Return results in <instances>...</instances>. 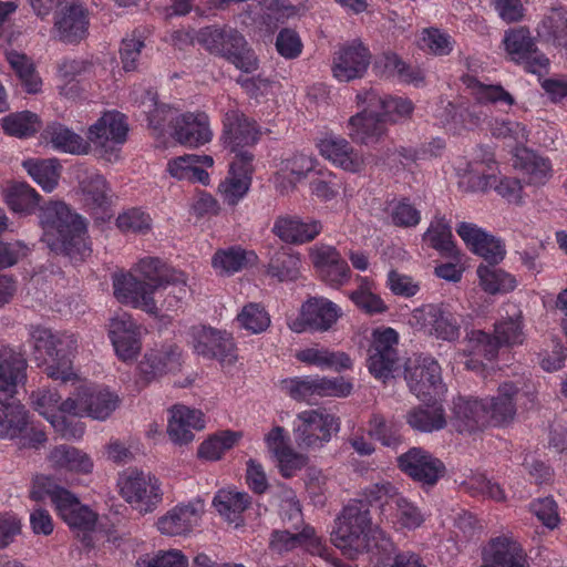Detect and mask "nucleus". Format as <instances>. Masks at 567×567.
Returning <instances> with one entry per match:
<instances>
[{
	"label": "nucleus",
	"mask_w": 567,
	"mask_h": 567,
	"mask_svg": "<svg viewBox=\"0 0 567 567\" xmlns=\"http://www.w3.org/2000/svg\"><path fill=\"white\" fill-rule=\"evenodd\" d=\"M42 240L54 252L82 260L91 252L86 223L62 202L48 204L41 213Z\"/></svg>",
	"instance_id": "f257e3e1"
},
{
	"label": "nucleus",
	"mask_w": 567,
	"mask_h": 567,
	"mask_svg": "<svg viewBox=\"0 0 567 567\" xmlns=\"http://www.w3.org/2000/svg\"><path fill=\"white\" fill-rule=\"evenodd\" d=\"M330 540L349 558L378 547L379 542L388 543L384 533L372 526L370 512L362 502L350 503L342 509L334 520Z\"/></svg>",
	"instance_id": "f03ea898"
},
{
	"label": "nucleus",
	"mask_w": 567,
	"mask_h": 567,
	"mask_svg": "<svg viewBox=\"0 0 567 567\" xmlns=\"http://www.w3.org/2000/svg\"><path fill=\"white\" fill-rule=\"evenodd\" d=\"M30 340L34 360L49 378L62 382L76 378L73 358L78 351V339L73 333L53 332L38 326L31 328Z\"/></svg>",
	"instance_id": "7ed1b4c3"
},
{
	"label": "nucleus",
	"mask_w": 567,
	"mask_h": 567,
	"mask_svg": "<svg viewBox=\"0 0 567 567\" xmlns=\"http://www.w3.org/2000/svg\"><path fill=\"white\" fill-rule=\"evenodd\" d=\"M135 271L143 280H137L132 274H115L113 276L114 296L124 305L155 315L157 307L153 295L156 289L164 286L169 272H164V264L155 257L141 259Z\"/></svg>",
	"instance_id": "20e7f679"
},
{
	"label": "nucleus",
	"mask_w": 567,
	"mask_h": 567,
	"mask_svg": "<svg viewBox=\"0 0 567 567\" xmlns=\"http://www.w3.org/2000/svg\"><path fill=\"white\" fill-rule=\"evenodd\" d=\"M455 173L461 188L468 192H485L494 189L499 196L509 203H519L523 186L517 178L499 176L494 154L487 152L480 159L467 162L457 161Z\"/></svg>",
	"instance_id": "39448f33"
},
{
	"label": "nucleus",
	"mask_w": 567,
	"mask_h": 567,
	"mask_svg": "<svg viewBox=\"0 0 567 567\" xmlns=\"http://www.w3.org/2000/svg\"><path fill=\"white\" fill-rule=\"evenodd\" d=\"M30 496L34 501L50 498L56 514L73 530L89 532L96 524L97 515L87 505L64 487L56 485L50 477L40 475L33 480Z\"/></svg>",
	"instance_id": "423d86ee"
},
{
	"label": "nucleus",
	"mask_w": 567,
	"mask_h": 567,
	"mask_svg": "<svg viewBox=\"0 0 567 567\" xmlns=\"http://www.w3.org/2000/svg\"><path fill=\"white\" fill-rule=\"evenodd\" d=\"M365 499L380 505L381 522L391 525L395 530H413L425 520L422 511L402 496L391 483L371 485L365 491Z\"/></svg>",
	"instance_id": "0eeeda50"
},
{
	"label": "nucleus",
	"mask_w": 567,
	"mask_h": 567,
	"mask_svg": "<svg viewBox=\"0 0 567 567\" xmlns=\"http://www.w3.org/2000/svg\"><path fill=\"white\" fill-rule=\"evenodd\" d=\"M117 489L121 497L136 512L147 514L163 501L162 483L151 472L127 468L120 473Z\"/></svg>",
	"instance_id": "6e6552de"
},
{
	"label": "nucleus",
	"mask_w": 567,
	"mask_h": 567,
	"mask_svg": "<svg viewBox=\"0 0 567 567\" xmlns=\"http://www.w3.org/2000/svg\"><path fill=\"white\" fill-rule=\"evenodd\" d=\"M339 430V419L324 409H311L298 413L292 425L295 441L302 450L321 449Z\"/></svg>",
	"instance_id": "1a4fd4ad"
},
{
	"label": "nucleus",
	"mask_w": 567,
	"mask_h": 567,
	"mask_svg": "<svg viewBox=\"0 0 567 567\" xmlns=\"http://www.w3.org/2000/svg\"><path fill=\"white\" fill-rule=\"evenodd\" d=\"M460 319L449 303H427L412 311L409 323L437 339L453 342L461 336Z\"/></svg>",
	"instance_id": "9d476101"
},
{
	"label": "nucleus",
	"mask_w": 567,
	"mask_h": 567,
	"mask_svg": "<svg viewBox=\"0 0 567 567\" xmlns=\"http://www.w3.org/2000/svg\"><path fill=\"white\" fill-rule=\"evenodd\" d=\"M120 404V398L110 389L93 383H83L65 400L64 409L72 416H90L106 420Z\"/></svg>",
	"instance_id": "9b49d317"
},
{
	"label": "nucleus",
	"mask_w": 567,
	"mask_h": 567,
	"mask_svg": "<svg viewBox=\"0 0 567 567\" xmlns=\"http://www.w3.org/2000/svg\"><path fill=\"white\" fill-rule=\"evenodd\" d=\"M20 440L22 447L39 449L45 441V433L29 426L28 411L13 399H0V439Z\"/></svg>",
	"instance_id": "f8f14e48"
},
{
	"label": "nucleus",
	"mask_w": 567,
	"mask_h": 567,
	"mask_svg": "<svg viewBox=\"0 0 567 567\" xmlns=\"http://www.w3.org/2000/svg\"><path fill=\"white\" fill-rule=\"evenodd\" d=\"M221 141L225 147L235 154V161L249 164L252 154L247 150L254 146L260 136L255 122L248 120L240 111L230 109L223 118Z\"/></svg>",
	"instance_id": "ddd939ff"
},
{
	"label": "nucleus",
	"mask_w": 567,
	"mask_h": 567,
	"mask_svg": "<svg viewBox=\"0 0 567 567\" xmlns=\"http://www.w3.org/2000/svg\"><path fill=\"white\" fill-rule=\"evenodd\" d=\"M128 125L125 116L117 111L104 112L101 117L89 127L87 140L107 161L117 158L118 146L127 137Z\"/></svg>",
	"instance_id": "4468645a"
},
{
	"label": "nucleus",
	"mask_w": 567,
	"mask_h": 567,
	"mask_svg": "<svg viewBox=\"0 0 567 567\" xmlns=\"http://www.w3.org/2000/svg\"><path fill=\"white\" fill-rule=\"evenodd\" d=\"M316 146L324 159L352 174L363 172L371 159L370 154L354 148L348 140L331 132L319 137Z\"/></svg>",
	"instance_id": "2eb2a0df"
},
{
	"label": "nucleus",
	"mask_w": 567,
	"mask_h": 567,
	"mask_svg": "<svg viewBox=\"0 0 567 567\" xmlns=\"http://www.w3.org/2000/svg\"><path fill=\"white\" fill-rule=\"evenodd\" d=\"M165 120L175 121L172 137L186 147L198 148L213 140L209 117L204 112L179 113L177 110L159 109Z\"/></svg>",
	"instance_id": "dca6fc26"
},
{
	"label": "nucleus",
	"mask_w": 567,
	"mask_h": 567,
	"mask_svg": "<svg viewBox=\"0 0 567 567\" xmlns=\"http://www.w3.org/2000/svg\"><path fill=\"white\" fill-rule=\"evenodd\" d=\"M342 316L341 308L323 297L308 299L300 309L299 316L288 320V327L296 333L307 330L328 331Z\"/></svg>",
	"instance_id": "f3484780"
},
{
	"label": "nucleus",
	"mask_w": 567,
	"mask_h": 567,
	"mask_svg": "<svg viewBox=\"0 0 567 567\" xmlns=\"http://www.w3.org/2000/svg\"><path fill=\"white\" fill-rule=\"evenodd\" d=\"M503 43L508 58L527 72L543 75L548 71L549 59L537 50L527 29L518 28L507 31Z\"/></svg>",
	"instance_id": "a211bd4d"
},
{
	"label": "nucleus",
	"mask_w": 567,
	"mask_h": 567,
	"mask_svg": "<svg viewBox=\"0 0 567 567\" xmlns=\"http://www.w3.org/2000/svg\"><path fill=\"white\" fill-rule=\"evenodd\" d=\"M399 333L390 327L375 328L371 333L368 369L378 380L385 382L392 377L398 360Z\"/></svg>",
	"instance_id": "6ab92c4d"
},
{
	"label": "nucleus",
	"mask_w": 567,
	"mask_h": 567,
	"mask_svg": "<svg viewBox=\"0 0 567 567\" xmlns=\"http://www.w3.org/2000/svg\"><path fill=\"white\" fill-rule=\"evenodd\" d=\"M31 404L53 429L65 439H78L84 433L81 423L69 424L66 416L72 415L64 409L65 400L61 402V396L55 390L41 389L31 394Z\"/></svg>",
	"instance_id": "aec40b11"
},
{
	"label": "nucleus",
	"mask_w": 567,
	"mask_h": 567,
	"mask_svg": "<svg viewBox=\"0 0 567 567\" xmlns=\"http://www.w3.org/2000/svg\"><path fill=\"white\" fill-rule=\"evenodd\" d=\"M206 426L202 410L185 404H174L167 410L166 433L175 445H187L195 439V432Z\"/></svg>",
	"instance_id": "412c9836"
},
{
	"label": "nucleus",
	"mask_w": 567,
	"mask_h": 567,
	"mask_svg": "<svg viewBox=\"0 0 567 567\" xmlns=\"http://www.w3.org/2000/svg\"><path fill=\"white\" fill-rule=\"evenodd\" d=\"M405 379L410 390L420 400H431L445 392L440 364L432 358H422L406 368Z\"/></svg>",
	"instance_id": "4be33fe9"
},
{
	"label": "nucleus",
	"mask_w": 567,
	"mask_h": 567,
	"mask_svg": "<svg viewBox=\"0 0 567 567\" xmlns=\"http://www.w3.org/2000/svg\"><path fill=\"white\" fill-rule=\"evenodd\" d=\"M109 337L120 360L128 362L136 359L142 348L141 329L131 315L114 316L109 324Z\"/></svg>",
	"instance_id": "5701e85b"
},
{
	"label": "nucleus",
	"mask_w": 567,
	"mask_h": 567,
	"mask_svg": "<svg viewBox=\"0 0 567 567\" xmlns=\"http://www.w3.org/2000/svg\"><path fill=\"white\" fill-rule=\"evenodd\" d=\"M204 512L205 505L199 498L179 503L157 519V529L167 536L187 535L198 526Z\"/></svg>",
	"instance_id": "b1692460"
},
{
	"label": "nucleus",
	"mask_w": 567,
	"mask_h": 567,
	"mask_svg": "<svg viewBox=\"0 0 567 567\" xmlns=\"http://www.w3.org/2000/svg\"><path fill=\"white\" fill-rule=\"evenodd\" d=\"M360 111L352 115L347 122L349 137L362 145H373L379 143L386 135V127L375 107H369L367 104L355 97Z\"/></svg>",
	"instance_id": "393cba45"
},
{
	"label": "nucleus",
	"mask_w": 567,
	"mask_h": 567,
	"mask_svg": "<svg viewBox=\"0 0 567 567\" xmlns=\"http://www.w3.org/2000/svg\"><path fill=\"white\" fill-rule=\"evenodd\" d=\"M399 468L414 481L433 485L444 473V464L422 447H411L398 457Z\"/></svg>",
	"instance_id": "a878e982"
},
{
	"label": "nucleus",
	"mask_w": 567,
	"mask_h": 567,
	"mask_svg": "<svg viewBox=\"0 0 567 567\" xmlns=\"http://www.w3.org/2000/svg\"><path fill=\"white\" fill-rule=\"evenodd\" d=\"M370 58L369 50L359 40H354L336 52L332 74L340 82L362 78L369 68Z\"/></svg>",
	"instance_id": "bb28decb"
},
{
	"label": "nucleus",
	"mask_w": 567,
	"mask_h": 567,
	"mask_svg": "<svg viewBox=\"0 0 567 567\" xmlns=\"http://www.w3.org/2000/svg\"><path fill=\"white\" fill-rule=\"evenodd\" d=\"M309 258L320 278L327 284L337 287L349 280L350 268L333 246L315 245L309 249Z\"/></svg>",
	"instance_id": "cd10ccee"
},
{
	"label": "nucleus",
	"mask_w": 567,
	"mask_h": 567,
	"mask_svg": "<svg viewBox=\"0 0 567 567\" xmlns=\"http://www.w3.org/2000/svg\"><path fill=\"white\" fill-rule=\"evenodd\" d=\"M87 14L79 0H64L54 14V31L69 43L82 40L87 33Z\"/></svg>",
	"instance_id": "c85d7f7f"
},
{
	"label": "nucleus",
	"mask_w": 567,
	"mask_h": 567,
	"mask_svg": "<svg viewBox=\"0 0 567 567\" xmlns=\"http://www.w3.org/2000/svg\"><path fill=\"white\" fill-rule=\"evenodd\" d=\"M181 367V352L175 346H165L146 352L137 365V382L146 385Z\"/></svg>",
	"instance_id": "c756f323"
},
{
	"label": "nucleus",
	"mask_w": 567,
	"mask_h": 567,
	"mask_svg": "<svg viewBox=\"0 0 567 567\" xmlns=\"http://www.w3.org/2000/svg\"><path fill=\"white\" fill-rule=\"evenodd\" d=\"M193 348L196 353L205 358H215L221 363H233L236 359L235 344L230 334L213 328H194Z\"/></svg>",
	"instance_id": "7c9ffc66"
},
{
	"label": "nucleus",
	"mask_w": 567,
	"mask_h": 567,
	"mask_svg": "<svg viewBox=\"0 0 567 567\" xmlns=\"http://www.w3.org/2000/svg\"><path fill=\"white\" fill-rule=\"evenodd\" d=\"M215 164L213 156L206 154H184L168 159L166 173L179 182L197 183L203 186L210 185V175L207 172Z\"/></svg>",
	"instance_id": "2f4dec72"
},
{
	"label": "nucleus",
	"mask_w": 567,
	"mask_h": 567,
	"mask_svg": "<svg viewBox=\"0 0 567 567\" xmlns=\"http://www.w3.org/2000/svg\"><path fill=\"white\" fill-rule=\"evenodd\" d=\"M271 230L286 244L302 245L312 241L320 235L322 224L315 218L286 214L275 219Z\"/></svg>",
	"instance_id": "473e14b6"
},
{
	"label": "nucleus",
	"mask_w": 567,
	"mask_h": 567,
	"mask_svg": "<svg viewBox=\"0 0 567 567\" xmlns=\"http://www.w3.org/2000/svg\"><path fill=\"white\" fill-rule=\"evenodd\" d=\"M270 547L278 553H287L302 548L311 555L327 558L328 548L323 539L317 535L310 525L302 527L300 532L276 530L271 535Z\"/></svg>",
	"instance_id": "72a5a7b5"
},
{
	"label": "nucleus",
	"mask_w": 567,
	"mask_h": 567,
	"mask_svg": "<svg viewBox=\"0 0 567 567\" xmlns=\"http://www.w3.org/2000/svg\"><path fill=\"white\" fill-rule=\"evenodd\" d=\"M498 353L496 341L482 330H472L466 334L463 350L458 353L467 370L482 372Z\"/></svg>",
	"instance_id": "f704fd0d"
},
{
	"label": "nucleus",
	"mask_w": 567,
	"mask_h": 567,
	"mask_svg": "<svg viewBox=\"0 0 567 567\" xmlns=\"http://www.w3.org/2000/svg\"><path fill=\"white\" fill-rule=\"evenodd\" d=\"M512 165L530 185H544L553 175L550 161L525 146L513 150Z\"/></svg>",
	"instance_id": "c9c22d12"
},
{
	"label": "nucleus",
	"mask_w": 567,
	"mask_h": 567,
	"mask_svg": "<svg viewBox=\"0 0 567 567\" xmlns=\"http://www.w3.org/2000/svg\"><path fill=\"white\" fill-rule=\"evenodd\" d=\"M517 394L518 388L513 382H504L493 395L483 399L488 425L504 426L515 419Z\"/></svg>",
	"instance_id": "e433bc0d"
},
{
	"label": "nucleus",
	"mask_w": 567,
	"mask_h": 567,
	"mask_svg": "<svg viewBox=\"0 0 567 567\" xmlns=\"http://www.w3.org/2000/svg\"><path fill=\"white\" fill-rule=\"evenodd\" d=\"M80 190L82 202L86 209L99 220H106L111 217L109 208L111 206L110 188L105 178L90 172L80 181Z\"/></svg>",
	"instance_id": "4c0bfd02"
},
{
	"label": "nucleus",
	"mask_w": 567,
	"mask_h": 567,
	"mask_svg": "<svg viewBox=\"0 0 567 567\" xmlns=\"http://www.w3.org/2000/svg\"><path fill=\"white\" fill-rule=\"evenodd\" d=\"M317 159L307 154L298 153L282 159L274 176V184L281 194L291 192L297 183L305 179L310 172L316 173Z\"/></svg>",
	"instance_id": "58836bf2"
},
{
	"label": "nucleus",
	"mask_w": 567,
	"mask_h": 567,
	"mask_svg": "<svg viewBox=\"0 0 567 567\" xmlns=\"http://www.w3.org/2000/svg\"><path fill=\"white\" fill-rule=\"evenodd\" d=\"M485 567H527L526 555L511 536L493 538L483 553Z\"/></svg>",
	"instance_id": "ea45409f"
},
{
	"label": "nucleus",
	"mask_w": 567,
	"mask_h": 567,
	"mask_svg": "<svg viewBox=\"0 0 567 567\" xmlns=\"http://www.w3.org/2000/svg\"><path fill=\"white\" fill-rule=\"evenodd\" d=\"M360 101L369 107H375L383 120L396 123L408 118L414 110L411 100L403 96H383L377 90L370 89L358 93Z\"/></svg>",
	"instance_id": "a19ab883"
},
{
	"label": "nucleus",
	"mask_w": 567,
	"mask_h": 567,
	"mask_svg": "<svg viewBox=\"0 0 567 567\" xmlns=\"http://www.w3.org/2000/svg\"><path fill=\"white\" fill-rule=\"evenodd\" d=\"M452 425L458 432H474L488 425L483 399L458 398L453 403Z\"/></svg>",
	"instance_id": "79ce46f5"
},
{
	"label": "nucleus",
	"mask_w": 567,
	"mask_h": 567,
	"mask_svg": "<svg viewBox=\"0 0 567 567\" xmlns=\"http://www.w3.org/2000/svg\"><path fill=\"white\" fill-rule=\"evenodd\" d=\"M48 461L53 470L65 474L86 475L94 467L93 460L87 453L69 445L54 447L50 452Z\"/></svg>",
	"instance_id": "37998d69"
},
{
	"label": "nucleus",
	"mask_w": 567,
	"mask_h": 567,
	"mask_svg": "<svg viewBox=\"0 0 567 567\" xmlns=\"http://www.w3.org/2000/svg\"><path fill=\"white\" fill-rule=\"evenodd\" d=\"M251 163L234 161L224 181L218 185V193L227 205H237L248 193L251 184Z\"/></svg>",
	"instance_id": "c03bdc74"
},
{
	"label": "nucleus",
	"mask_w": 567,
	"mask_h": 567,
	"mask_svg": "<svg viewBox=\"0 0 567 567\" xmlns=\"http://www.w3.org/2000/svg\"><path fill=\"white\" fill-rule=\"evenodd\" d=\"M251 504L250 496L236 488L219 489L213 499V505L218 514L234 527H239L244 524V513Z\"/></svg>",
	"instance_id": "a18cd8bd"
},
{
	"label": "nucleus",
	"mask_w": 567,
	"mask_h": 567,
	"mask_svg": "<svg viewBox=\"0 0 567 567\" xmlns=\"http://www.w3.org/2000/svg\"><path fill=\"white\" fill-rule=\"evenodd\" d=\"M27 360L11 348L0 349V392L13 395L27 379Z\"/></svg>",
	"instance_id": "49530a36"
},
{
	"label": "nucleus",
	"mask_w": 567,
	"mask_h": 567,
	"mask_svg": "<svg viewBox=\"0 0 567 567\" xmlns=\"http://www.w3.org/2000/svg\"><path fill=\"white\" fill-rule=\"evenodd\" d=\"M526 338L523 313L516 306H509L506 317H502L494 326L493 339L501 346H520Z\"/></svg>",
	"instance_id": "de8ad7c7"
},
{
	"label": "nucleus",
	"mask_w": 567,
	"mask_h": 567,
	"mask_svg": "<svg viewBox=\"0 0 567 567\" xmlns=\"http://www.w3.org/2000/svg\"><path fill=\"white\" fill-rule=\"evenodd\" d=\"M537 34L542 40L566 50L567 54V8H551L538 24Z\"/></svg>",
	"instance_id": "09e8293b"
},
{
	"label": "nucleus",
	"mask_w": 567,
	"mask_h": 567,
	"mask_svg": "<svg viewBox=\"0 0 567 567\" xmlns=\"http://www.w3.org/2000/svg\"><path fill=\"white\" fill-rule=\"evenodd\" d=\"M377 71L386 78L396 79L400 82L420 85L424 81V73L420 69L408 65L396 53L388 52L375 61Z\"/></svg>",
	"instance_id": "8fccbe9b"
},
{
	"label": "nucleus",
	"mask_w": 567,
	"mask_h": 567,
	"mask_svg": "<svg viewBox=\"0 0 567 567\" xmlns=\"http://www.w3.org/2000/svg\"><path fill=\"white\" fill-rule=\"evenodd\" d=\"M296 359L308 365H315L320 369H333L341 371L350 369L352 361L343 352H333L324 347H308L300 349L295 354Z\"/></svg>",
	"instance_id": "3c124183"
},
{
	"label": "nucleus",
	"mask_w": 567,
	"mask_h": 567,
	"mask_svg": "<svg viewBox=\"0 0 567 567\" xmlns=\"http://www.w3.org/2000/svg\"><path fill=\"white\" fill-rule=\"evenodd\" d=\"M197 39L210 53L223 58L229 54L233 47L243 44V35L233 29L208 27L198 32Z\"/></svg>",
	"instance_id": "603ef678"
},
{
	"label": "nucleus",
	"mask_w": 567,
	"mask_h": 567,
	"mask_svg": "<svg viewBox=\"0 0 567 567\" xmlns=\"http://www.w3.org/2000/svg\"><path fill=\"white\" fill-rule=\"evenodd\" d=\"M90 69L91 64L85 60H63L58 66L56 74L59 94L66 99H75L80 92L78 78L86 74Z\"/></svg>",
	"instance_id": "864d4df0"
},
{
	"label": "nucleus",
	"mask_w": 567,
	"mask_h": 567,
	"mask_svg": "<svg viewBox=\"0 0 567 567\" xmlns=\"http://www.w3.org/2000/svg\"><path fill=\"white\" fill-rule=\"evenodd\" d=\"M22 166L43 192H53L60 179L61 165L54 158H29L23 161Z\"/></svg>",
	"instance_id": "5fc2aeb1"
},
{
	"label": "nucleus",
	"mask_w": 567,
	"mask_h": 567,
	"mask_svg": "<svg viewBox=\"0 0 567 567\" xmlns=\"http://www.w3.org/2000/svg\"><path fill=\"white\" fill-rule=\"evenodd\" d=\"M257 256L241 247H229L217 250L212 258V266L218 275H231L255 264Z\"/></svg>",
	"instance_id": "6e6d98bb"
},
{
	"label": "nucleus",
	"mask_w": 567,
	"mask_h": 567,
	"mask_svg": "<svg viewBox=\"0 0 567 567\" xmlns=\"http://www.w3.org/2000/svg\"><path fill=\"white\" fill-rule=\"evenodd\" d=\"M44 134L52 147L59 152L80 155L90 150L89 143L82 136L61 124L50 125Z\"/></svg>",
	"instance_id": "4d7b16f0"
},
{
	"label": "nucleus",
	"mask_w": 567,
	"mask_h": 567,
	"mask_svg": "<svg viewBox=\"0 0 567 567\" xmlns=\"http://www.w3.org/2000/svg\"><path fill=\"white\" fill-rule=\"evenodd\" d=\"M406 423L415 431L431 433L444 429L446 417L441 405L432 404L410 410Z\"/></svg>",
	"instance_id": "13d9d810"
},
{
	"label": "nucleus",
	"mask_w": 567,
	"mask_h": 567,
	"mask_svg": "<svg viewBox=\"0 0 567 567\" xmlns=\"http://www.w3.org/2000/svg\"><path fill=\"white\" fill-rule=\"evenodd\" d=\"M7 60L27 93L38 94L42 91L43 81L37 72L34 64L27 55L11 51L7 53Z\"/></svg>",
	"instance_id": "bf43d9fd"
},
{
	"label": "nucleus",
	"mask_w": 567,
	"mask_h": 567,
	"mask_svg": "<svg viewBox=\"0 0 567 567\" xmlns=\"http://www.w3.org/2000/svg\"><path fill=\"white\" fill-rule=\"evenodd\" d=\"M476 272L481 288L489 295L507 293L517 286L516 279L499 268L481 265Z\"/></svg>",
	"instance_id": "052dcab7"
},
{
	"label": "nucleus",
	"mask_w": 567,
	"mask_h": 567,
	"mask_svg": "<svg viewBox=\"0 0 567 567\" xmlns=\"http://www.w3.org/2000/svg\"><path fill=\"white\" fill-rule=\"evenodd\" d=\"M4 199L12 212L28 215L37 208L40 196L27 183H17L6 188Z\"/></svg>",
	"instance_id": "680f3d73"
},
{
	"label": "nucleus",
	"mask_w": 567,
	"mask_h": 567,
	"mask_svg": "<svg viewBox=\"0 0 567 567\" xmlns=\"http://www.w3.org/2000/svg\"><path fill=\"white\" fill-rule=\"evenodd\" d=\"M464 84L470 90L473 97L482 103H505L513 105L515 100L503 86L494 84H485L473 76H465Z\"/></svg>",
	"instance_id": "e2e57ef3"
},
{
	"label": "nucleus",
	"mask_w": 567,
	"mask_h": 567,
	"mask_svg": "<svg viewBox=\"0 0 567 567\" xmlns=\"http://www.w3.org/2000/svg\"><path fill=\"white\" fill-rule=\"evenodd\" d=\"M374 289L375 286L372 280L361 277L358 288L350 295V298L359 309L367 313H382L386 311L388 307Z\"/></svg>",
	"instance_id": "0e129e2a"
},
{
	"label": "nucleus",
	"mask_w": 567,
	"mask_h": 567,
	"mask_svg": "<svg viewBox=\"0 0 567 567\" xmlns=\"http://www.w3.org/2000/svg\"><path fill=\"white\" fill-rule=\"evenodd\" d=\"M187 281V276L184 272L175 269L169 271V277L166 279L164 286H162L166 290L162 309L165 311H176L182 307L183 300L190 292V287Z\"/></svg>",
	"instance_id": "69168bd1"
},
{
	"label": "nucleus",
	"mask_w": 567,
	"mask_h": 567,
	"mask_svg": "<svg viewBox=\"0 0 567 567\" xmlns=\"http://www.w3.org/2000/svg\"><path fill=\"white\" fill-rule=\"evenodd\" d=\"M240 329L251 334H259L270 326V316L259 303L250 302L244 306L236 316Z\"/></svg>",
	"instance_id": "338daca9"
},
{
	"label": "nucleus",
	"mask_w": 567,
	"mask_h": 567,
	"mask_svg": "<svg viewBox=\"0 0 567 567\" xmlns=\"http://www.w3.org/2000/svg\"><path fill=\"white\" fill-rule=\"evenodd\" d=\"M1 122L4 132L16 137L31 136L41 128L39 116L30 111L12 113Z\"/></svg>",
	"instance_id": "774afa93"
}]
</instances>
